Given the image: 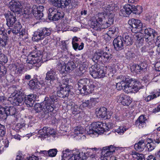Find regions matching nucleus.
<instances>
[{
	"instance_id": "obj_1",
	"label": "nucleus",
	"mask_w": 160,
	"mask_h": 160,
	"mask_svg": "<svg viewBox=\"0 0 160 160\" xmlns=\"http://www.w3.org/2000/svg\"><path fill=\"white\" fill-rule=\"evenodd\" d=\"M109 51L108 49L107 52H104L103 50L96 52L92 55V60L97 63H109L111 62L112 55L109 52ZM100 69V66L99 64H95L90 68V74L94 78H98V71Z\"/></svg>"
},
{
	"instance_id": "obj_2",
	"label": "nucleus",
	"mask_w": 160,
	"mask_h": 160,
	"mask_svg": "<svg viewBox=\"0 0 160 160\" xmlns=\"http://www.w3.org/2000/svg\"><path fill=\"white\" fill-rule=\"evenodd\" d=\"M128 93L137 92L141 88V84L137 80L131 78H126L116 84V88L118 90L123 89Z\"/></svg>"
},
{
	"instance_id": "obj_3",
	"label": "nucleus",
	"mask_w": 160,
	"mask_h": 160,
	"mask_svg": "<svg viewBox=\"0 0 160 160\" xmlns=\"http://www.w3.org/2000/svg\"><path fill=\"white\" fill-rule=\"evenodd\" d=\"M56 99L57 97L54 93L49 97L45 98L44 100L42 102L43 105V114H42V118L47 119L49 117V112L53 111L54 101Z\"/></svg>"
},
{
	"instance_id": "obj_4",
	"label": "nucleus",
	"mask_w": 160,
	"mask_h": 160,
	"mask_svg": "<svg viewBox=\"0 0 160 160\" xmlns=\"http://www.w3.org/2000/svg\"><path fill=\"white\" fill-rule=\"evenodd\" d=\"M70 79L66 76L62 77V84L61 85L60 89L58 91L57 94V96L62 98L68 97L70 94L72 95L73 92L71 91L73 89L71 85L68 84Z\"/></svg>"
},
{
	"instance_id": "obj_5",
	"label": "nucleus",
	"mask_w": 160,
	"mask_h": 160,
	"mask_svg": "<svg viewBox=\"0 0 160 160\" xmlns=\"http://www.w3.org/2000/svg\"><path fill=\"white\" fill-rule=\"evenodd\" d=\"M111 128L110 124L101 122H97L92 123L87 132L89 134L96 133H103L105 131H108Z\"/></svg>"
},
{
	"instance_id": "obj_6",
	"label": "nucleus",
	"mask_w": 160,
	"mask_h": 160,
	"mask_svg": "<svg viewBox=\"0 0 160 160\" xmlns=\"http://www.w3.org/2000/svg\"><path fill=\"white\" fill-rule=\"evenodd\" d=\"M142 11V8L141 6H135L133 4H127L125 5L123 9L120 10L119 14L124 17H127L131 13L136 14H139Z\"/></svg>"
},
{
	"instance_id": "obj_7",
	"label": "nucleus",
	"mask_w": 160,
	"mask_h": 160,
	"mask_svg": "<svg viewBox=\"0 0 160 160\" xmlns=\"http://www.w3.org/2000/svg\"><path fill=\"white\" fill-rule=\"evenodd\" d=\"M30 57H32V58L30 60H29V58L27 60V62L28 64H32L35 66L38 67L42 63V55L41 52L40 51H33L31 52L28 56V58Z\"/></svg>"
},
{
	"instance_id": "obj_8",
	"label": "nucleus",
	"mask_w": 160,
	"mask_h": 160,
	"mask_svg": "<svg viewBox=\"0 0 160 160\" xmlns=\"http://www.w3.org/2000/svg\"><path fill=\"white\" fill-rule=\"evenodd\" d=\"M44 8V7L42 6H38L36 5H33L32 8H29L28 11V9L27 11L24 10V13L28 16V17L32 16V14L37 19L40 20L43 17L42 12Z\"/></svg>"
},
{
	"instance_id": "obj_9",
	"label": "nucleus",
	"mask_w": 160,
	"mask_h": 160,
	"mask_svg": "<svg viewBox=\"0 0 160 160\" xmlns=\"http://www.w3.org/2000/svg\"><path fill=\"white\" fill-rule=\"evenodd\" d=\"M17 113L16 108L14 107H8L0 105V120H5L9 115H15Z\"/></svg>"
},
{
	"instance_id": "obj_10",
	"label": "nucleus",
	"mask_w": 160,
	"mask_h": 160,
	"mask_svg": "<svg viewBox=\"0 0 160 160\" xmlns=\"http://www.w3.org/2000/svg\"><path fill=\"white\" fill-rule=\"evenodd\" d=\"M142 29L140 32H144L145 41L149 44V43H152L153 39H155V37L159 35L157 32L151 28H147L145 26H143Z\"/></svg>"
},
{
	"instance_id": "obj_11",
	"label": "nucleus",
	"mask_w": 160,
	"mask_h": 160,
	"mask_svg": "<svg viewBox=\"0 0 160 160\" xmlns=\"http://www.w3.org/2000/svg\"><path fill=\"white\" fill-rule=\"evenodd\" d=\"M52 29L46 27H40L34 32L33 38L35 40L38 41L44 39L46 37L51 34Z\"/></svg>"
},
{
	"instance_id": "obj_12",
	"label": "nucleus",
	"mask_w": 160,
	"mask_h": 160,
	"mask_svg": "<svg viewBox=\"0 0 160 160\" xmlns=\"http://www.w3.org/2000/svg\"><path fill=\"white\" fill-rule=\"evenodd\" d=\"M128 23L131 27V31L134 33L140 32L143 27L142 22L138 19L132 18L129 20Z\"/></svg>"
},
{
	"instance_id": "obj_13",
	"label": "nucleus",
	"mask_w": 160,
	"mask_h": 160,
	"mask_svg": "<svg viewBox=\"0 0 160 160\" xmlns=\"http://www.w3.org/2000/svg\"><path fill=\"white\" fill-rule=\"evenodd\" d=\"M115 147L112 145L106 146L103 148L102 151V155L104 156L106 160H116V158L112 156L113 152H115Z\"/></svg>"
},
{
	"instance_id": "obj_14",
	"label": "nucleus",
	"mask_w": 160,
	"mask_h": 160,
	"mask_svg": "<svg viewBox=\"0 0 160 160\" xmlns=\"http://www.w3.org/2000/svg\"><path fill=\"white\" fill-rule=\"evenodd\" d=\"M6 21V25L10 29H12L13 26L17 22L15 13L12 12L4 14Z\"/></svg>"
},
{
	"instance_id": "obj_15",
	"label": "nucleus",
	"mask_w": 160,
	"mask_h": 160,
	"mask_svg": "<svg viewBox=\"0 0 160 160\" xmlns=\"http://www.w3.org/2000/svg\"><path fill=\"white\" fill-rule=\"evenodd\" d=\"M8 7L14 13L20 14L22 11L21 2L18 0H12L9 2Z\"/></svg>"
},
{
	"instance_id": "obj_16",
	"label": "nucleus",
	"mask_w": 160,
	"mask_h": 160,
	"mask_svg": "<svg viewBox=\"0 0 160 160\" xmlns=\"http://www.w3.org/2000/svg\"><path fill=\"white\" fill-rule=\"evenodd\" d=\"M45 79L46 81H49L50 84H48L49 86H52V82H53L54 81H58L59 78L58 74H57L56 70L55 68H52L48 71L46 74Z\"/></svg>"
},
{
	"instance_id": "obj_17",
	"label": "nucleus",
	"mask_w": 160,
	"mask_h": 160,
	"mask_svg": "<svg viewBox=\"0 0 160 160\" xmlns=\"http://www.w3.org/2000/svg\"><path fill=\"white\" fill-rule=\"evenodd\" d=\"M123 40V38L121 36H118L114 39L113 44L115 50L119 51L123 49L124 45Z\"/></svg>"
},
{
	"instance_id": "obj_18",
	"label": "nucleus",
	"mask_w": 160,
	"mask_h": 160,
	"mask_svg": "<svg viewBox=\"0 0 160 160\" xmlns=\"http://www.w3.org/2000/svg\"><path fill=\"white\" fill-rule=\"evenodd\" d=\"M91 154L90 153H88L85 152H76V153H74L73 154V155L72 157L68 159V160H79L80 158H82V159H86V158L91 156Z\"/></svg>"
},
{
	"instance_id": "obj_19",
	"label": "nucleus",
	"mask_w": 160,
	"mask_h": 160,
	"mask_svg": "<svg viewBox=\"0 0 160 160\" xmlns=\"http://www.w3.org/2000/svg\"><path fill=\"white\" fill-rule=\"evenodd\" d=\"M104 18L106 19V21L101 25V29L107 28L113 23L114 18L113 15L112 13L107 14L105 16Z\"/></svg>"
},
{
	"instance_id": "obj_20",
	"label": "nucleus",
	"mask_w": 160,
	"mask_h": 160,
	"mask_svg": "<svg viewBox=\"0 0 160 160\" xmlns=\"http://www.w3.org/2000/svg\"><path fill=\"white\" fill-rule=\"evenodd\" d=\"M102 8L103 11L106 13L105 15L108 13H112L113 15V18H114V12L117 9V7L115 6V5L113 3L108 4L105 5V4L102 6Z\"/></svg>"
},
{
	"instance_id": "obj_21",
	"label": "nucleus",
	"mask_w": 160,
	"mask_h": 160,
	"mask_svg": "<svg viewBox=\"0 0 160 160\" xmlns=\"http://www.w3.org/2000/svg\"><path fill=\"white\" fill-rule=\"evenodd\" d=\"M36 97V95L33 94H31L25 96L24 101L27 107H31L33 106Z\"/></svg>"
},
{
	"instance_id": "obj_22",
	"label": "nucleus",
	"mask_w": 160,
	"mask_h": 160,
	"mask_svg": "<svg viewBox=\"0 0 160 160\" xmlns=\"http://www.w3.org/2000/svg\"><path fill=\"white\" fill-rule=\"evenodd\" d=\"M8 100L11 104L14 106H21L24 102V98L15 96L12 97H9Z\"/></svg>"
},
{
	"instance_id": "obj_23",
	"label": "nucleus",
	"mask_w": 160,
	"mask_h": 160,
	"mask_svg": "<svg viewBox=\"0 0 160 160\" xmlns=\"http://www.w3.org/2000/svg\"><path fill=\"white\" fill-rule=\"evenodd\" d=\"M147 120V119L145 116L141 115L136 121L135 124L139 128L145 127L146 126V121Z\"/></svg>"
},
{
	"instance_id": "obj_24",
	"label": "nucleus",
	"mask_w": 160,
	"mask_h": 160,
	"mask_svg": "<svg viewBox=\"0 0 160 160\" xmlns=\"http://www.w3.org/2000/svg\"><path fill=\"white\" fill-rule=\"evenodd\" d=\"M90 82V80L87 78H83L79 79L77 85L78 89L80 93L82 92V90L85 89V87Z\"/></svg>"
},
{
	"instance_id": "obj_25",
	"label": "nucleus",
	"mask_w": 160,
	"mask_h": 160,
	"mask_svg": "<svg viewBox=\"0 0 160 160\" xmlns=\"http://www.w3.org/2000/svg\"><path fill=\"white\" fill-rule=\"evenodd\" d=\"M117 99L118 102L121 103L123 106H128L131 102L129 97L123 94L118 96Z\"/></svg>"
},
{
	"instance_id": "obj_26",
	"label": "nucleus",
	"mask_w": 160,
	"mask_h": 160,
	"mask_svg": "<svg viewBox=\"0 0 160 160\" xmlns=\"http://www.w3.org/2000/svg\"><path fill=\"white\" fill-rule=\"evenodd\" d=\"M96 114L99 118H107V109L104 107H101L99 109H96Z\"/></svg>"
},
{
	"instance_id": "obj_27",
	"label": "nucleus",
	"mask_w": 160,
	"mask_h": 160,
	"mask_svg": "<svg viewBox=\"0 0 160 160\" xmlns=\"http://www.w3.org/2000/svg\"><path fill=\"white\" fill-rule=\"evenodd\" d=\"M144 63H142L139 65L134 64L130 67V70L132 72H135L136 73H139L141 71L143 70L146 68L144 66Z\"/></svg>"
},
{
	"instance_id": "obj_28",
	"label": "nucleus",
	"mask_w": 160,
	"mask_h": 160,
	"mask_svg": "<svg viewBox=\"0 0 160 160\" xmlns=\"http://www.w3.org/2000/svg\"><path fill=\"white\" fill-rule=\"evenodd\" d=\"M95 87V86L92 82H91L90 81V82L88 84H87L85 87V89L82 90V92L81 93L86 95L92 93L94 90Z\"/></svg>"
},
{
	"instance_id": "obj_29",
	"label": "nucleus",
	"mask_w": 160,
	"mask_h": 160,
	"mask_svg": "<svg viewBox=\"0 0 160 160\" xmlns=\"http://www.w3.org/2000/svg\"><path fill=\"white\" fill-rule=\"evenodd\" d=\"M40 82H38L37 79L36 78L31 80L28 83L30 88L35 90L40 88Z\"/></svg>"
},
{
	"instance_id": "obj_30",
	"label": "nucleus",
	"mask_w": 160,
	"mask_h": 160,
	"mask_svg": "<svg viewBox=\"0 0 160 160\" xmlns=\"http://www.w3.org/2000/svg\"><path fill=\"white\" fill-rule=\"evenodd\" d=\"M145 147L144 141L141 140L134 145V148L136 151L141 152L143 151Z\"/></svg>"
},
{
	"instance_id": "obj_31",
	"label": "nucleus",
	"mask_w": 160,
	"mask_h": 160,
	"mask_svg": "<svg viewBox=\"0 0 160 160\" xmlns=\"http://www.w3.org/2000/svg\"><path fill=\"white\" fill-rule=\"evenodd\" d=\"M123 42L124 45L126 46L131 45L132 43V37L128 35H126L125 36H123Z\"/></svg>"
},
{
	"instance_id": "obj_32",
	"label": "nucleus",
	"mask_w": 160,
	"mask_h": 160,
	"mask_svg": "<svg viewBox=\"0 0 160 160\" xmlns=\"http://www.w3.org/2000/svg\"><path fill=\"white\" fill-rule=\"evenodd\" d=\"M58 69L61 73H66L68 72L67 71V68L65 63H59L58 66Z\"/></svg>"
},
{
	"instance_id": "obj_33",
	"label": "nucleus",
	"mask_w": 160,
	"mask_h": 160,
	"mask_svg": "<svg viewBox=\"0 0 160 160\" xmlns=\"http://www.w3.org/2000/svg\"><path fill=\"white\" fill-rule=\"evenodd\" d=\"M43 105L42 103H36L34 106V110L36 112H39L42 111L41 115L43 114ZM42 116V115H41Z\"/></svg>"
},
{
	"instance_id": "obj_34",
	"label": "nucleus",
	"mask_w": 160,
	"mask_h": 160,
	"mask_svg": "<svg viewBox=\"0 0 160 160\" xmlns=\"http://www.w3.org/2000/svg\"><path fill=\"white\" fill-rule=\"evenodd\" d=\"M79 108L77 105H75L72 108V113L74 114L75 116H77L78 117V119L81 118V117H80V115L82 114L83 112H81L78 111Z\"/></svg>"
},
{
	"instance_id": "obj_35",
	"label": "nucleus",
	"mask_w": 160,
	"mask_h": 160,
	"mask_svg": "<svg viewBox=\"0 0 160 160\" xmlns=\"http://www.w3.org/2000/svg\"><path fill=\"white\" fill-rule=\"evenodd\" d=\"M72 43L73 48L75 51H77L78 50H80L83 48L84 43L83 42H81L80 45L78 43L73 41H72Z\"/></svg>"
},
{
	"instance_id": "obj_36",
	"label": "nucleus",
	"mask_w": 160,
	"mask_h": 160,
	"mask_svg": "<svg viewBox=\"0 0 160 160\" xmlns=\"http://www.w3.org/2000/svg\"><path fill=\"white\" fill-rule=\"evenodd\" d=\"M142 33H137L134 35V37L137 42L139 43L140 42H142L144 41L143 36L142 35Z\"/></svg>"
},
{
	"instance_id": "obj_37",
	"label": "nucleus",
	"mask_w": 160,
	"mask_h": 160,
	"mask_svg": "<svg viewBox=\"0 0 160 160\" xmlns=\"http://www.w3.org/2000/svg\"><path fill=\"white\" fill-rule=\"evenodd\" d=\"M67 71L68 72H71L76 67L75 63L73 62H70L66 64Z\"/></svg>"
},
{
	"instance_id": "obj_38",
	"label": "nucleus",
	"mask_w": 160,
	"mask_h": 160,
	"mask_svg": "<svg viewBox=\"0 0 160 160\" xmlns=\"http://www.w3.org/2000/svg\"><path fill=\"white\" fill-rule=\"evenodd\" d=\"M57 10V9L53 8H51L49 9L48 17L50 20H52Z\"/></svg>"
},
{
	"instance_id": "obj_39",
	"label": "nucleus",
	"mask_w": 160,
	"mask_h": 160,
	"mask_svg": "<svg viewBox=\"0 0 160 160\" xmlns=\"http://www.w3.org/2000/svg\"><path fill=\"white\" fill-rule=\"evenodd\" d=\"M71 150H69V149H66L65 151H63L62 152V160H65V159L64 158H66L67 157H68L69 158L68 159H68L70 157H72L73 155V154H71V153L70 154L69 153L71 152Z\"/></svg>"
},
{
	"instance_id": "obj_40",
	"label": "nucleus",
	"mask_w": 160,
	"mask_h": 160,
	"mask_svg": "<svg viewBox=\"0 0 160 160\" xmlns=\"http://www.w3.org/2000/svg\"><path fill=\"white\" fill-rule=\"evenodd\" d=\"M64 17V14L62 12H59L57 10L53 18V21H57L59 19H62Z\"/></svg>"
},
{
	"instance_id": "obj_41",
	"label": "nucleus",
	"mask_w": 160,
	"mask_h": 160,
	"mask_svg": "<svg viewBox=\"0 0 160 160\" xmlns=\"http://www.w3.org/2000/svg\"><path fill=\"white\" fill-rule=\"evenodd\" d=\"M108 29V34L111 35L118 33V28L115 26H113L109 28Z\"/></svg>"
},
{
	"instance_id": "obj_42",
	"label": "nucleus",
	"mask_w": 160,
	"mask_h": 160,
	"mask_svg": "<svg viewBox=\"0 0 160 160\" xmlns=\"http://www.w3.org/2000/svg\"><path fill=\"white\" fill-rule=\"evenodd\" d=\"M14 93H15L14 96L24 98H25V96H26L24 94V92H23V91L22 89H18L17 90H16L14 92Z\"/></svg>"
},
{
	"instance_id": "obj_43",
	"label": "nucleus",
	"mask_w": 160,
	"mask_h": 160,
	"mask_svg": "<svg viewBox=\"0 0 160 160\" xmlns=\"http://www.w3.org/2000/svg\"><path fill=\"white\" fill-rule=\"evenodd\" d=\"M153 42L155 43V44L158 46L157 51L159 53H160V36H157L155 39H153Z\"/></svg>"
},
{
	"instance_id": "obj_44",
	"label": "nucleus",
	"mask_w": 160,
	"mask_h": 160,
	"mask_svg": "<svg viewBox=\"0 0 160 160\" xmlns=\"http://www.w3.org/2000/svg\"><path fill=\"white\" fill-rule=\"evenodd\" d=\"M8 61L7 57L3 53L2 49L0 48V62L6 63Z\"/></svg>"
},
{
	"instance_id": "obj_45",
	"label": "nucleus",
	"mask_w": 160,
	"mask_h": 160,
	"mask_svg": "<svg viewBox=\"0 0 160 160\" xmlns=\"http://www.w3.org/2000/svg\"><path fill=\"white\" fill-rule=\"evenodd\" d=\"M100 24L97 22H92L91 23V27L96 31L101 30Z\"/></svg>"
},
{
	"instance_id": "obj_46",
	"label": "nucleus",
	"mask_w": 160,
	"mask_h": 160,
	"mask_svg": "<svg viewBox=\"0 0 160 160\" xmlns=\"http://www.w3.org/2000/svg\"><path fill=\"white\" fill-rule=\"evenodd\" d=\"M51 4L57 7L61 8V0H50Z\"/></svg>"
},
{
	"instance_id": "obj_47",
	"label": "nucleus",
	"mask_w": 160,
	"mask_h": 160,
	"mask_svg": "<svg viewBox=\"0 0 160 160\" xmlns=\"http://www.w3.org/2000/svg\"><path fill=\"white\" fill-rule=\"evenodd\" d=\"M126 55L128 59L134 58L136 56L134 52L132 50H128L126 53Z\"/></svg>"
},
{
	"instance_id": "obj_48",
	"label": "nucleus",
	"mask_w": 160,
	"mask_h": 160,
	"mask_svg": "<svg viewBox=\"0 0 160 160\" xmlns=\"http://www.w3.org/2000/svg\"><path fill=\"white\" fill-rule=\"evenodd\" d=\"M9 39V38L4 29H0V39Z\"/></svg>"
},
{
	"instance_id": "obj_49",
	"label": "nucleus",
	"mask_w": 160,
	"mask_h": 160,
	"mask_svg": "<svg viewBox=\"0 0 160 160\" xmlns=\"http://www.w3.org/2000/svg\"><path fill=\"white\" fill-rule=\"evenodd\" d=\"M58 150L56 149H51L48 150V156L50 157H55L58 152Z\"/></svg>"
},
{
	"instance_id": "obj_50",
	"label": "nucleus",
	"mask_w": 160,
	"mask_h": 160,
	"mask_svg": "<svg viewBox=\"0 0 160 160\" xmlns=\"http://www.w3.org/2000/svg\"><path fill=\"white\" fill-rule=\"evenodd\" d=\"M75 134H82L84 130L83 128L82 127H77L75 128Z\"/></svg>"
},
{
	"instance_id": "obj_51",
	"label": "nucleus",
	"mask_w": 160,
	"mask_h": 160,
	"mask_svg": "<svg viewBox=\"0 0 160 160\" xmlns=\"http://www.w3.org/2000/svg\"><path fill=\"white\" fill-rule=\"evenodd\" d=\"M6 133V129L4 126L0 123V137L4 136Z\"/></svg>"
},
{
	"instance_id": "obj_52",
	"label": "nucleus",
	"mask_w": 160,
	"mask_h": 160,
	"mask_svg": "<svg viewBox=\"0 0 160 160\" xmlns=\"http://www.w3.org/2000/svg\"><path fill=\"white\" fill-rule=\"evenodd\" d=\"M71 0H61V8L68 6L71 3Z\"/></svg>"
},
{
	"instance_id": "obj_53",
	"label": "nucleus",
	"mask_w": 160,
	"mask_h": 160,
	"mask_svg": "<svg viewBox=\"0 0 160 160\" xmlns=\"http://www.w3.org/2000/svg\"><path fill=\"white\" fill-rule=\"evenodd\" d=\"M156 144L155 143L152 142L151 143H147V147L148 148V150L149 152H151L154 149L156 146Z\"/></svg>"
},
{
	"instance_id": "obj_54",
	"label": "nucleus",
	"mask_w": 160,
	"mask_h": 160,
	"mask_svg": "<svg viewBox=\"0 0 160 160\" xmlns=\"http://www.w3.org/2000/svg\"><path fill=\"white\" fill-rule=\"evenodd\" d=\"M39 133L42 137H44L45 138H46L45 136H47V127H44L42 129L40 130Z\"/></svg>"
},
{
	"instance_id": "obj_55",
	"label": "nucleus",
	"mask_w": 160,
	"mask_h": 160,
	"mask_svg": "<svg viewBox=\"0 0 160 160\" xmlns=\"http://www.w3.org/2000/svg\"><path fill=\"white\" fill-rule=\"evenodd\" d=\"M98 78L104 77L106 74V72L104 71L103 69L100 68L98 71Z\"/></svg>"
},
{
	"instance_id": "obj_56",
	"label": "nucleus",
	"mask_w": 160,
	"mask_h": 160,
	"mask_svg": "<svg viewBox=\"0 0 160 160\" xmlns=\"http://www.w3.org/2000/svg\"><path fill=\"white\" fill-rule=\"evenodd\" d=\"M14 29L17 30V32L18 33L20 32L21 30L22 26L19 22H17L13 26Z\"/></svg>"
},
{
	"instance_id": "obj_57",
	"label": "nucleus",
	"mask_w": 160,
	"mask_h": 160,
	"mask_svg": "<svg viewBox=\"0 0 160 160\" xmlns=\"http://www.w3.org/2000/svg\"><path fill=\"white\" fill-rule=\"evenodd\" d=\"M149 43L150 44H148V48L147 52L150 54H152L154 52V51L153 49V48L154 47V45L153 44V42L152 43Z\"/></svg>"
},
{
	"instance_id": "obj_58",
	"label": "nucleus",
	"mask_w": 160,
	"mask_h": 160,
	"mask_svg": "<svg viewBox=\"0 0 160 160\" xmlns=\"http://www.w3.org/2000/svg\"><path fill=\"white\" fill-rule=\"evenodd\" d=\"M47 136L53 134L55 133L54 130L49 127H47Z\"/></svg>"
},
{
	"instance_id": "obj_59",
	"label": "nucleus",
	"mask_w": 160,
	"mask_h": 160,
	"mask_svg": "<svg viewBox=\"0 0 160 160\" xmlns=\"http://www.w3.org/2000/svg\"><path fill=\"white\" fill-rule=\"evenodd\" d=\"M8 39H0V44L2 47H5L8 44Z\"/></svg>"
},
{
	"instance_id": "obj_60",
	"label": "nucleus",
	"mask_w": 160,
	"mask_h": 160,
	"mask_svg": "<svg viewBox=\"0 0 160 160\" xmlns=\"http://www.w3.org/2000/svg\"><path fill=\"white\" fill-rule=\"evenodd\" d=\"M91 100H85V102L82 103V106L83 107H87L89 108L90 107V104H91Z\"/></svg>"
},
{
	"instance_id": "obj_61",
	"label": "nucleus",
	"mask_w": 160,
	"mask_h": 160,
	"mask_svg": "<svg viewBox=\"0 0 160 160\" xmlns=\"http://www.w3.org/2000/svg\"><path fill=\"white\" fill-rule=\"evenodd\" d=\"M8 101V100L6 99V98L3 96H0V102L2 103L3 105L5 106L6 105V103Z\"/></svg>"
},
{
	"instance_id": "obj_62",
	"label": "nucleus",
	"mask_w": 160,
	"mask_h": 160,
	"mask_svg": "<svg viewBox=\"0 0 160 160\" xmlns=\"http://www.w3.org/2000/svg\"><path fill=\"white\" fill-rule=\"evenodd\" d=\"M152 15L151 13H147L145 15L144 19L147 21L150 22L152 20Z\"/></svg>"
},
{
	"instance_id": "obj_63",
	"label": "nucleus",
	"mask_w": 160,
	"mask_h": 160,
	"mask_svg": "<svg viewBox=\"0 0 160 160\" xmlns=\"http://www.w3.org/2000/svg\"><path fill=\"white\" fill-rule=\"evenodd\" d=\"M126 130V129L125 128L123 127H120L118 128L116 131L118 134H121L123 133Z\"/></svg>"
},
{
	"instance_id": "obj_64",
	"label": "nucleus",
	"mask_w": 160,
	"mask_h": 160,
	"mask_svg": "<svg viewBox=\"0 0 160 160\" xmlns=\"http://www.w3.org/2000/svg\"><path fill=\"white\" fill-rule=\"evenodd\" d=\"M25 160H38V158L35 156L32 155L29 157H27Z\"/></svg>"
}]
</instances>
